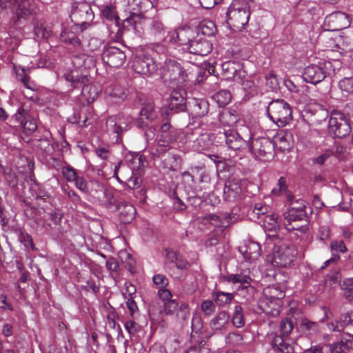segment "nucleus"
I'll use <instances>...</instances> for the list:
<instances>
[{
  "instance_id": "obj_21",
  "label": "nucleus",
  "mask_w": 353,
  "mask_h": 353,
  "mask_svg": "<svg viewBox=\"0 0 353 353\" xmlns=\"http://www.w3.org/2000/svg\"><path fill=\"white\" fill-rule=\"evenodd\" d=\"M181 134V131L172 128L168 122L164 123L161 127L159 144L164 147L168 146L174 141H176Z\"/></svg>"
},
{
  "instance_id": "obj_54",
  "label": "nucleus",
  "mask_w": 353,
  "mask_h": 353,
  "mask_svg": "<svg viewBox=\"0 0 353 353\" xmlns=\"http://www.w3.org/2000/svg\"><path fill=\"white\" fill-rule=\"evenodd\" d=\"M307 129V126L304 124H298L296 125L294 129L290 132V135L291 137L295 135L298 140L303 139L305 137V130Z\"/></svg>"
},
{
  "instance_id": "obj_5",
  "label": "nucleus",
  "mask_w": 353,
  "mask_h": 353,
  "mask_svg": "<svg viewBox=\"0 0 353 353\" xmlns=\"http://www.w3.org/2000/svg\"><path fill=\"white\" fill-rule=\"evenodd\" d=\"M270 119L279 127H283L292 119L290 105L283 99L272 101L268 106Z\"/></svg>"
},
{
  "instance_id": "obj_45",
  "label": "nucleus",
  "mask_w": 353,
  "mask_h": 353,
  "mask_svg": "<svg viewBox=\"0 0 353 353\" xmlns=\"http://www.w3.org/2000/svg\"><path fill=\"white\" fill-rule=\"evenodd\" d=\"M287 200L290 202V208L306 211L307 202L302 199H296L292 193H288Z\"/></svg>"
},
{
  "instance_id": "obj_49",
  "label": "nucleus",
  "mask_w": 353,
  "mask_h": 353,
  "mask_svg": "<svg viewBox=\"0 0 353 353\" xmlns=\"http://www.w3.org/2000/svg\"><path fill=\"white\" fill-rule=\"evenodd\" d=\"M63 77L67 81L72 83L73 88H75V84L79 83L83 79L82 77L79 75V72L77 69L72 70L70 72L64 73Z\"/></svg>"
},
{
  "instance_id": "obj_26",
  "label": "nucleus",
  "mask_w": 353,
  "mask_h": 353,
  "mask_svg": "<svg viewBox=\"0 0 353 353\" xmlns=\"http://www.w3.org/2000/svg\"><path fill=\"white\" fill-rule=\"evenodd\" d=\"M325 22L327 23L330 30H339L346 27L347 16L341 12H333L325 17Z\"/></svg>"
},
{
  "instance_id": "obj_11",
  "label": "nucleus",
  "mask_w": 353,
  "mask_h": 353,
  "mask_svg": "<svg viewBox=\"0 0 353 353\" xmlns=\"http://www.w3.org/2000/svg\"><path fill=\"white\" fill-rule=\"evenodd\" d=\"M156 117L155 111L150 105L143 107L137 121V126L139 128L145 130L144 135L146 140H153L156 136V129L149 126V121H152Z\"/></svg>"
},
{
  "instance_id": "obj_57",
  "label": "nucleus",
  "mask_w": 353,
  "mask_h": 353,
  "mask_svg": "<svg viewBox=\"0 0 353 353\" xmlns=\"http://www.w3.org/2000/svg\"><path fill=\"white\" fill-rule=\"evenodd\" d=\"M330 250L332 254L344 253L347 251V248L342 240L333 241L330 243Z\"/></svg>"
},
{
  "instance_id": "obj_18",
  "label": "nucleus",
  "mask_w": 353,
  "mask_h": 353,
  "mask_svg": "<svg viewBox=\"0 0 353 353\" xmlns=\"http://www.w3.org/2000/svg\"><path fill=\"white\" fill-rule=\"evenodd\" d=\"M13 118L20 123L21 127L26 133L31 134L37 129V121L30 116L28 109L21 105L13 115Z\"/></svg>"
},
{
  "instance_id": "obj_25",
  "label": "nucleus",
  "mask_w": 353,
  "mask_h": 353,
  "mask_svg": "<svg viewBox=\"0 0 353 353\" xmlns=\"http://www.w3.org/2000/svg\"><path fill=\"white\" fill-rule=\"evenodd\" d=\"M283 302L276 301L270 298L263 297L259 301V307L267 315L276 316L280 313Z\"/></svg>"
},
{
  "instance_id": "obj_35",
  "label": "nucleus",
  "mask_w": 353,
  "mask_h": 353,
  "mask_svg": "<svg viewBox=\"0 0 353 353\" xmlns=\"http://www.w3.org/2000/svg\"><path fill=\"white\" fill-rule=\"evenodd\" d=\"M284 337L282 335L275 334L272 341L273 348L282 353H292L293 347L285 342Z\"/></svg>"
},
{
  "instance_id": "obj_62",
  "label": "nucleus",
  "mask_w": 353,
  "mask_h": 353,
  "mask_svg": "<svg viewBox=\"0 0 353 353\" xmlns=\"http://www.w3.org/2000/svg\"><path fill=\"white\" fill-rule=\"evenodd\" d=\"M88 120V119L86 117L81 119V114L79 112H74L73 115L68 118L69 122L79 124L82 128L87 127L89 125L87 123Z\"/></svg>"
},
{
  "instance_id": "obj_63",
  "label": "nucleus",
  "mask_w": 353,
  "mask_h": 353,
  "mask_svg": "<svg viewBox=\"0 0 353 353\" xmlns=\"http://www.w3.org/2000/svg\"><path fill=\"white\" fill-rule=\"evenodd\" d=\"M201 32L207 36H211L214 33L215 25L212 21L203 22L200 24Z\"/></svg>"
},
{
  "instance_id": "obj_41",
  "label": "nucleus",
  "mask_w": 353,
  "mask_h": 353,
  "mask_svg": "<svg viewBox=\"0 0 353 353\" xmlns=\"http://www.w3.org/2000/svg\"><path fill=\"white\" fill-rule=\"evenodd\" d=\"M135 214V208L131 204H125L120 212V219L124 223H128L134 219Z\"/></svg>"
},
{
  "instance_id": "obj_29",
  "label": "nucleus",
  "mask_w": 353,
  "mask_h": 353,
  "mask_svg": "<svg viewBox=\"0 0 353 353\" xmlns=\"http://www.w3.org/2000/svg\"><path fill=\"white\" fill-rule=\"evenodd\" d=\"M256 285L257 283L255 281L244 274V298L247 301L250 302L259 296V294L256 290Z\"/></svg>"
},
{
  "instance_id": "obj_51",
  "label": "nucleus",
  "mask_w": 353,
  "mask_h": 353,
  "mask_svg": "<svg viewBox=\"0 0 353 353\" xmlns=\"http://www.w3.org/2000/svg\"><path fill=\"white\" fill-rule=\"evenodd\" d=\"M133 291L130 292V298L126 301V305L130 311V314L132 318H134L136 315L139 312V308L137 305V303L134 301V300L132 299V295L134 294L136 291L135 288L132 286Z\"/></svg>"
},
{
  "instance_id": "obj_47",
  "label": "nucleus",
  "mask_w": 353,
  "mask_h": 353,
  "mask_svg": "<svg viewBox=\"0 0 353 353\" xmlns=\"http://www.w3.org/2000/svg\"><path fill=\"white\" fill-rule=\"evenodd\" d=\"M213 298L217 304L224 305L231 301L233 299V294L232 293L217 292L213 294Z\"/></svg>"
},
{
  "instance_id": "obj_39",
  "label": "nucleus",
  "mask_w": 353,
  "mask_h": 353,
  "mask_svg": "<svg viewBox=\"0 0 353 353\" xmlns=\"http://www.w3.org/2000/svg\"><path fill=\"white\" fill-rule=\"evenodd\" d=\"M232 99L231 93L227 90H221L216 92L212 96V99L220 107H224L228 105Z\"/></svg>"
},
{
  "instance_id": "obj_17",
  "label": "nucleus",
  "mask_w": 353,
  "mask_h": 353,
  "mask_svg": "<svg viewBox=\"0 0 353 353\" xmlns=\"http://www.w3.org/2000/svg\"><path fill=\"white\" fill-rule=\"evenodd\" d=\"M102 59L111 68H119L125 63L126 55L123 51L114 46H109L104 49Z\"/></svg>"
},
{
  "instance_id": "obj_32",
  "label": "nucleus",
  "mask_w": 353,
  "mask_h": 353,
  "mask_svg": "<svg viewBox=\"0 0 353 353\" xmlns=\"http://www.w3.org/2000/svg\"><path fill=\"white\" fill-rule=\"evenodd\" d=\"M100 91L101 89L98 85L87 84L83 87L81 95L88 103H91L98 97Z\"/></svg>"
},
{
  "instance_id": "obj_34",
  "label": "nucleus",
  "mask_w": 353,
  "mask_h": 353,
  "mask_svg": "<svg viewBox=\"0 0 353 353\" xmlns=\"http://www.w3.org/2000/svg\"><path fill=\"white\" fill-rule=\"evenodd\" d=\"M176 41L181 46H185L188 47L189 43H191L192 37L194 36L193 31L190 28H181L176 32ZM187 49V48H185Z\"/></svg>"
},
{
  "instance_id": "obj_44",
  "label": "nucleus",
  "mask_w": 353,
  "mask_h": 353,
  "mask_svg": "<svg viewBox=\"0 0 353 353\" xmlns=\"http://www.w3.org/2000/svg\"><path fill=\"white\" fill-rule=\"evenodd\" d=\"M294 319L293 318L287 317L280 323L281 335L283 336H288L294 329Z\"/></svg>"
},
{
  "instance_id": "obj_4",
  "label": "nucleus",
  "mask_w": 353,
  "mask_h": 353,
  "mask_svg": "<svg viewBox=\"0 0 353 353\" xmlns=\"http://www.w3.org/2000/svg\"><path fill=\"white\" fill-rule=\"evenodd\" d=\"M160 74L165 81L176 85H183L188 79V74L181 64L171 58L165 60L160 68Z\"/></svg>"
},
{
  "instance_id": "obj_38",
  "label": "nucleus",
  "mask_w": 353,
  "mask_h": 353,
  "mask_svg": "<svg viewBox=\"0 0 353 353\" xmlns=\"http://www.w3.org/2000/svg\"><path fill=\"white\" fill-rule=\"evenodd\" d=\"M268 211V206L261 203H256L254 208L248 210L247 217L248 219L256 221L260 216L265 215Z\"/></svg>"
},
{
  "instance_id": "obj_2",
  "label": "nucleus",
  "mask_w": 353,
  "mask_h": 353,
  "mask_svg": "<svg viewBox=\"0 0 353 353\" xmlns=\"http://www.w3.org/2000/svg\"><path fill=\"white\" fill-rule=\"evenodd\" d=\"M270 240L274 243L271 262L280 268L290 266L297 254L294 246L283 240L278 234H269Z\"/></svg>"
},
{
  "instance_id": "obj_50",
  "label": "nucleus",
  "mask_w": 353,
  "mask_h": 353,
  "mask_svg": "<svg viewBox=\"0 0 353 353\" xmlns=\"http://www.w3.org/2000/svg\"><path fill=\"white\" fill-rule=\"evenodd\" d=\"M342 286L345 290L344 293L345 297L349 301L353 302V278L344 280Z\"/></svg>"
},
{
  "instance_id": "obj_30",
  "label": "nucleus",
  "mask_w": 353,
  "mask_h": 353,
  "mask_svg": "<svg viewBox=\"0 0 353 353\" xmlns=\"http://www.w3.org/2000/svg\"><path fill=\"white\" fill-rule=\"evenodd\" d=\"M92 185L95 186L96 192L100 191L103 192V196L105 199V203L108 205V208H111L112 206H117V200L114 196L112 190L106 188L104 185V184L98 181H93Z\"/></svg>"
},
{
  "instance_id": "obj_46",
  "label": "nucleus",
  "mask_w": 353,
  "mask_h": 353,
  "mask_svg": "<svg viewBox=\"0 0 353 353\" xmlns=\"http://www.w3.org/2000/svg\"><path fill=\"white\" fill-rule=\"evenodd\" d=\"M244 92L246 93L244 94V100L247 98L248 99L253 96H255L259 92V87L256 85L254 81H244Z\"/></svg>"
},
{
  "instance_id": "obj_61",
  "label": "nucleus",
  "mask_w": 353,
  "mask_h": 353,
  "mask_svg": "<svg viewBox=\"0 0 353 353\" xmlns=\"http://www.w3.org/2000/svg\"><path fill=\"white\" fill-rule=\"evenodd\" d=\"M242 308L240 305L235 307V312L232 318V323L237 327H241L243 326V313Z\"/></svg>"
},
{
  "instance_id": "obj_64",
  "label": "nucleus",
  "mask_w": 353,
  "mask_h": 353,
  "mask_svg": "<svg viewBox=\"0 0 353 353\" xmlns=\"http://www.w3.org/2000/svg\"><path fill=\"white\" fill-rule=\"evenodd\" d=\"M343 345L344 349L348 351L350 348L353 347V336L347 333L342 336V339L339 342Z\"/></svg>"
},
{
  "instance_id": "obj_36",
  "label": "nucleus",
  "mask_w": 353,
  "mask_h": 353,
  "mask_svg": "<svg viewBox=\"0 0 353 353\" xmlns=\"http://www.w3.org/2000/svg\"><path fill=\"white\" fill-rule=\"evenodd\" d=\"M192 111L197 117H203L208 112L209 104L203 99H194L192 101Z\"/></svg>"
},
{
  "instance_id": "obj_7",
  "label": "nucleus",
  "mask_w": 353,
  "mask_h": 353,
  "mask_svg": "<svg viewBox=\"0 0 353 353\" xmlns=\"http://www.w3.org/2000/svg\"><path fill=\"white\" fill-rule=\"evenodd\" d=\"M132 122V118L123 114L110 117L106 121V130L110 136L116 139V142H121V134L127 131Z\"/></svg>"
},
{
  "instance_id": "obj_27",
  "label": "nucleus",
  "mask_w": 353,
  "mask_h": 353,
  "mask_svg": "<svg viewBox=\"0 0 353 353\" xmlns=\"http://www.w3.org/2000/svg\"><path fill=\"white\" fill-rule=\"evenodd\" d=\"M244 259L249 260L250 263L254 262L260 256L261 253V245L256 241L248 239L244 242Z\"/></svg>"
},
{
  "instance_id": "obj_60",
  "label": "nucleus",
  "mask_w": 353,
  "mask_h": 353,
  "mask_svg": "<svg viewBox=\"0 0 353 353\" xmlns=\"http://www.w3.org/2000/svg\"><path fill=\"white\" fill-rule=\"evenodd\" d=\"M171 199H172L173 208L176 211H183L186 208V205L184 202L178 196L176 192H174L171 194Z\"/></svg>"
},
{
  "instance_id": "obj_52",
  "label": "nucleus",
  "mask_w": 353,
  "mask_h": 353,
  "mask_svg": "<svg viewBox=\"0 0 353 353\" xmlns=\"http://www.w3.org/2000/svg\"><path fill=\"white\" fill-rule=\"evenodd\" d=\"M266 85L272 90L276 91L279 88V83L276 74L272 72L265 76Z\"/></svg>"
},
{
  "instance_id": "obj_31",
  "label": "nucleus",
  "mask_w": 353,
  "mask_h": 353,
  "mask_svg": "<svg viewBox=\"0 0 353 353\" xmlns=\"http://www.w3.org/2000/svg\"><path fill=\"white\" fill-rule=\"evenodd\" d=\"M34 35L37 41L47 40L51 35L52 30L45 23L41 21H37L34 25Z\"/></svg>"
},
{
  "instance_id": "obj_53",
  "label": "nucleus",
  "mask_w": 353,
  "mask_h": 353,
  "mask_svg": "<svg viewBox=\"0 0 353 353\" xmlns=\"http://www.w3.org/2000/svg\"><path fill=\"white\" fill-rule=\"evenodd\" d=\"M61 172L64 178L69 182H73L79 176L77 171L70 166L63 167Z\"/></svg>"
},
{
  "instance_id": "obj_59",
  "label": "nucleus",
  "mask_w": 353,
  "mask_h": 353,
  "mask_svg": "<svg viewBox=\"0 0 353 353\" xmlns=\"http://www.w3.org/2000/svg\"><path fill=\"white\" fill-rule=\"evenodd\" d=\"M164 311L166 314H172L177 312L179 309V303L175 299L169 300L164 302L163 304Z\"/></svg>"
},
{
  "instance_id": "obj_55",
  "label": "nucleus",
  "mask_w": 353,
  "mask_h": 353,
  "mask_svg": "<svg viewBox=\"0 0 353 353\" xmlns=\"http://www.w3.org/2000/svg\"><path fill=\"white\" fill-rule=\"evenodd\" d=\"M154 284L159 289L166 288L169 283L168 279L165 276L161 274H156L152 277Z\"/></svg>"
},
{
  "instance_id": "obj_3",
  "label": "nucleus",
  "mask_w": 353,
  "mask_h": 353,
  "mask_svg": "<svg viewBox=\"0 0 353 353\" xmlns=\"http://www.w3.org/2000/svg\"><path fill=\"white\" fill-rule=\"evenodd\" d=\"M125 10L129 16L125 22L132 26L134 31L142 32V24L144 23V14L151 8L155 9L154 3L149 0H123Z\"/></svg>"
},
{
  "instance_id": "obj_37",
  "label": "nucleus",
  "mask_w": 353,
  "mask_h": 353,
  "mask_svg": "<svg viewBox=\"0 0 353 353\" xmlns=\"http://www.w3.org/2000/svg\"><path fill=\"white\" fill-rule=\"evenodd\" d=\"M230 316L225 312H220L211 321V327L214 330H221L229 321Z\"/></svg>"
},
{
  "instance_id": "obj_43",
  "label": "nucleus",
  "mask_w": 353,
  "mask_h": 353,
  "mask_svg": "<svg viewBox=\"0 0 353 353\" xmlns=\"http://www.w3.org/2000/svg\"><path fill=\"white\" fill-rule=\"evenodd\" d=\"M60 39L62 42L74 47H79L81 46L80 39L72 32L66 30H63L61 33Z\"/></svg>"
},
{
  "instance_id": "obj_12",
  "label": "nucleus",
  "mask_w": 353,
  "mask_h": 353,
  "mask_svg": "<svg viewBox=\"0 0 353 353\" xmlns=\"http://www.w3.org/2000/svg\"><path fill=\"white\" fill-rule=\"evenodd\" d=\"M246 147L248 152L255 159H257V154H259L261 148H264L263 153L268 157L274 156V143L270 139L264 137L254 139L250 135L249 140L246 143Z\"/></svg>"
},
{
  "instance_id": "obj_16",
  "label": "nucleus",
  "mask_w": 353,
  "mask_h": 353,
  "mask_svg": "<svg viewBox=\"0 0 353 353\" xmlns=\"http://www.w3.org/2000/svg\"><path fill=\"white\" fill-rule=\"evenodd\" d=\"M330 62L319 63V64H311L307 66L303 73V78L305 81L312 84L321 82L326 77L327 72L325 68L330 65Z\"/></svg>"
},
{
  "instance_id": "obj_20",
  "label": "nucleus",
  "mask_w": 353,
  "mask_h": 353,
  "mask_svg": "<svg viewBox=\"0 0 353 353\" xmlns=\"http://www.w3.org/2000/svg\"><path fill=\"white\" fill-rule=\"evenodd\" d=\"M183 85H177L171 93L168 101V107L174 112H181L184 110L186 101V92L182 88Z\"/></svg>"
},
{
  "instance_id": "obj_23",
  "label": "nucleus",
  "mask_w": 353,
  "mask_h": 353,
  "mask_svg": "<svg viewBox=\"0 0 353 353\" xmlns=\"http://www.w3.org/2000/svg\"><path fill=\"white\" fill-rule=\"evenodd\" d=\"M187 50L191 54L204 57L211 52L212 44L205 39H199L190 43Z\"/></svg>"
},
{
  "instance_id": "obj_48",
  "label": "nucleus",
  "mask_w": 353,
  "mask_h": 353,
  "mask_svg": "<svg viewBox=\"0 0 353 353\" xmlns=\"http://www.w3.org/2000/svg\"><path fill=\"white\" fill-rule=\"evenodd\" d=\"M339 87L343 92L353 93V77L342 79L339 82Z\"/></svg>"
},
{
  "instance_id": "obj_8",
  "label": "nucleus",
  "mask_w": 353,
  "mask_h": 353,
  "mask_svg": "<svg viewBox=\"0 0 353 353\" xmlns=\"http://www.w3.org/2000/svg\"><path fill=\"white\" fill-rule=\"evenodd\" d=\"M70 17L75 26H79L81 30H83L93 21L94 14L90 5L79 3L76 6L73 5Z\"/></svg>"
},
{
  "instance_id": "obj_58",
  "label": "nucleus",
  "mask_w": 353,
  "mask_h": 353,
  "mask_svg": "<svg viewBox=\"0 0 353 353\" xmlns=\"http://www.w3.org/2000/svg\"><path fill=\"white\" fill-rule=\"evenodd\" d=\"M216 306L211 300H205L201 303V309L207 316L212 315L215 311Z\"/></svg>"
},
{
  "instance_id": "obj_40",
  "label": "nucleus",
  "mask_w": 353,
  "mask_h": 353,
  "mask_svg": "<svg viewBox=\"0 0 353 353\" xmlns=\"http://www.w3.org/2000/svg\"><path fill=\"white\" fill-rule=\"evenodd\" d=\"M126 161L131 166V172L133 174V170L139 169L143 165V160L141 155L135 152H129L125 156Z\"/></svg>"
},
{
  "instance_id": "obj_24",
  "label": "nucleus",
  "mask_w": 353,
  "mask_h": 353,
  "mask_svg": "<svg viewBox=\"0 0 353 353\" xmlns=\"http://www.w3.org/2000/svg\"><path fill=\"white\" fill-rule=\"evenodd\" d=\"M218 139L224 140L229 148L233 150H239L242 145V139L234 130H225L218 134Z\"/></svg>"
},
{
  "instance_id": "obj_33",
  "label": "nucleus",
  "mask_w": 353,
  "mask_h": 353,
  "mask_svg": "<svg viewBox=\"0 0 353 353\" xmlns=\"http://www.w3.org/2000/svg\"><path fill=\"white\" fill-rule=\"evenodd\" d=\"M101 12L103 19L108 22L114 23L115 26H119V18L116 11V7L114 5L106 4L103 6Z\"/></svg>"
},
{
  "instance_id": "obj_6",
  "label": "nucleus",
  "mask_w": 353,
  "mask_h": 353,
  "mask_svg": "<svg viewBox=\"0 0 353 353\" xmlns=\"http://www.w3.org/2000/svg\"><path fill=\"white\" fill-rule=\"evenodd\" d=\"M328 128L331 134L339 139L349 135L352 130L347 116L339 111L332 112Z\"/></svg>"
},
{
  "instance_id": "obj_13",
  "label": "nucleus",
  "mask_w": 353,
  "mask_h": 353,
  "mask_svg": "<svg viewBox=\"0 0 353 353\" xmlns=\"http://www.w3.org/2000/svg\"><path fill=\"white\" fill-rule=\"evenodd\" d=\"M132 67L136 73L142 75L152 74L158 69V65L154 59L143 52H140L135 56Z\"/></svg>"
},
{
  "instance_id": "obj_9",
  "label": "nucleus",
  "mask_w": 353,
  "mask_h": 353,
  "mask_svg": "<svg viewBox=\"0 0 353 353\" xmlns=\"http://www.w3.org/2000/svg\"><path fill=\"white\" fill-rule=\"evenodd\" d=\"M186 142H192V148L198 152H203L211 148L213 145L212 139L210 134L202 132L199 128H194L192 131L188 128L185 132Z\"/></svg>"
},
{
  "instance_id": "obj_1",
  "label": "nucleus",
  "mask_w": 353,
  "mask_h": 353,
  "mask_svg": "<svg viewBox=\"0 0 353 353\" xmlns=\"http://www.w3.org/2000/svg\"><path fill=\"white\" fill-rule=\"evenodd\" d=\"M39 11L34 0H0V18L4 12L12 14L15 23L34 17Z\"/></svg>"
},
{
  "instance_id": "obj_56",
  "label": "nucleus",
  "mask_w": 353,
  "mask_h": 353,
  "mask_svg": "<svg viewBox=\"0 0 353 353\" xmlns=\"http://www.w3.org/2000/svg\"><path fill=\"white\" fill-rule=\"evenodd\" d=\"M176 316L178 319L181 320L182 321H185L190 317V310L189 306L186 303H182L177 312Z\"/></svg>"
},
{
  "instance_id": "obj_10",
  "label": "nucleus",
  "mask_w": 353,
  "mask_h": 353,
  "mask_svg": "<svg viewBox=\"0 0 353 353\" xmlns=\"http://www.w3.org/2000/svg\"><path fill=\"white\" fill-rule=\"evenodd\" d=\"M284 224L288 230L305 231V226L309 223L306 211L298 210L294 208H289L283 214Z\"/></svg>"
},
{
  "instance_id": "obj_42",
  "label": "nucleus",
  "mask_w": 353,
  "mask_h": 353,
  "mask_svg": "<svg viewBox=\"0 0 353 353\" xmlns=\"http://www.w3.org/2000/svg\"><path fill=\"white\" fill-rule=\"evenodd\" d=\"M277 219L278 216L274 213L265 216L263 219L264 228L268 231L276 232L279 229Z\"/></svg>"
},
{
  "instance_id": "obj_28",
  "label": "nucleus",
  "mask_w": 353,
  "mask_h": 353,
  "mask_svg": "<svg viewBox=\"0 0 353 353\" xmlns=\"http://www.w3.org/2000/svg\"><path fill=\"white\" fill-rule=\"evenodd\" d=\"M284 288V285L280 284L270 285L263 290V297L282 302L281 299L285 296Z\"/></svg>"
},
{
  "instance_id": "obj_22",
  "label": "nucleus",
  "mask_w": 353,
  "mask_h": 353,
  "mask_svg": "<svg viewBox=\"0 0 353 353\" xmlns=\"http://www.w3.org/2000/svg\"><path fill=\"white\" fill-rule=\"evenodd\" d=\"M166 259L170 262V269L174 272V269L186 271L189 269L190 263L181 255L172 250H166Z\"/></svg>"
},
{
  "instance_id": "obj_19",
  "label": "nucleus",
  "mask_w": 353,
  "mask_h": 353,
  "mask_svg": "<svg viewBox=\"0 0 353 353\" xmlns=\"http://www.w3.org/2000/svg\"><path fill=\"white\" fill-rule=\"evenodd\" d=\"M105 98L112 103H120L127 98L125 89L118 83H110L104 90Z\"/></svg>"
},
{
  "instance_id": "obj_14",
  "label": "nucleus",
  "mask_w": 353,
  "mask_h": 353,
  "mask_svg": "<svg viewBox=\"0 0 353 353\" xmlns=\"http://www.w3.org/2000/svg\"><path fill=\"white\" fill-rule=\"evenodd\" d=\"M243 1L234 0L226 13V22L230 29L241 30L243 28Z\"/></svg>"
},
{
  "instance_id": "obj_15",
  "label": "nucleus",
  "mask_w": 353,
  "mask_h": 353,
  "mask_svg": "<svg viewBox=\"0 0 353 353\" xmlns=\"http://www.w3.org/2000/svg\"><path fill=\"white\" fill-rule=\"evenodd\" d=\"M144 23L142 24L143 32H134L139 37L143 34H147L151 37L162 38L164 37L165 29L162 21L158 17L153 18H144Z\"/></svg>"
}]
</instances>
